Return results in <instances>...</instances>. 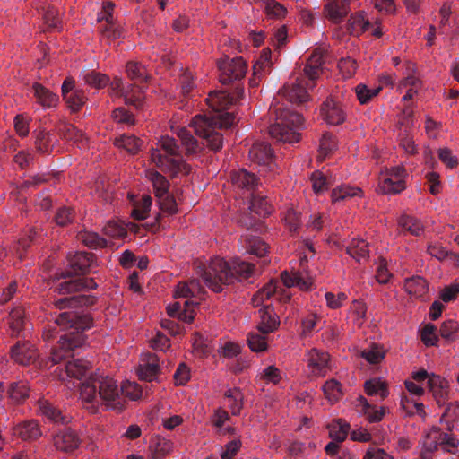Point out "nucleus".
I'll use <instances>...</instances> for the list:
<instances>
[{
	"instance_id": "32",
	"label": "nucleus",
	"mask_w": 459,
	"mask_h": 459,
	"mask_svg": "<svg viewBox=\"0 0 459 459\" xmlns=\"http://www.w3.org/2000/svg\"><path fill=\"white\" fill-rule=\"evenodd\" d=\"M15 434L23 440H35L41 436L39 423L36 420H28L17 425Z\"/></svg>"
},
{
	"instance_id": "24",
	"label": "nucleus",
	"mask_w": 459,
	"mask_h": 459,
	"mask_svg": "<svg viewBox=\"0 0 459 459\" xmlns=\"http://www.w3.org/2000/svg\"><path fill=\"white\" fill-rule=\"evenodd\" d=\"M38 407L42 416L55 423L65 424L68 422L67 416L63 414L62 411L48 400L39 399Z\"/></svg>"
},
{
	"instance_id": "4",
	"label": "nucleus",
	"mask_w": 459,
	"mask_h": 459,
	"mask_svg": "<svg viewBox=\"0 0 459 459\" xmlns=\"http://www.w3.org/2000/svg\"><path fill=\"white\" fill-rule=\"evenodd\" d=\"M80 394L83 401L94 403L101 401L107 407L121 411L124 398L117 381L108 376L91 374L81 383Z\"/></svg>"
},
{
	"instance_id": "13",
	"label": "nucleus",
	"mask_w": 459,
	"mask_h": 459,
	"mask_svg": "<svg viewBox=\"0 0 459 459\" xmlns=\"http://www.w3.org/2000/svg\"><path fill=\"white\" fill-rule=\"evenodd\" d=\"M109 91L112 94L122 95L127 105H133L137 109L143 107L144 96L143 86L130 85L127 90L124 89L123 82L119 78H115L111 82H108Z\"/></svg>"
},
{
	"instance_id": "48",
	"label": "nucleus",
	"mask_w": 459,
	"mask_h": 459,
	"mask_svg": "<svg viewBox=\"0 0 459 459\" xmlns=\"http://www.w3.org/2000/svg\"><path fill=\"white\" fill-rule=\"evenodd\" d=\"M364 388L368 395L378 394L382 399H385L388 395L386 385L380 379H370L366 381Z\"/></svg>"
},
{
	"instance_id": "14",
	"label": "nucleus",
	"mask_w": 459,
	"mask_h": 459,
	"mask_svg": "<svg viewBox=\"0 0 459 459\" xmlns=\"http://www.w3.org/2000/svg\"><path fill=\"white\" fill-rule=\"evenodd\" d=\"M320 113L322 118L332 126L341 125L346 119V111L342 103L332 97L322 103Z\"/></svg>"
},
{
	"instance_id": "44",
	"label": "nucleus",
	"mask_w": 459,
	"mask_h": 459,
	"mask_svg": "<svg viewBox=\"0 0 459 459\" xmlns=\"http://www.w3.org/2000/svg\"><path fill=\"white\" fill-rule=\"evenodd\" d=\"M24 325V310L22 307L13 308L9 314V327L12 335H19Z\"/></svg>"
},
{
	"instance_id": "45",
	"label": "nucleus",
	"mask_w": 459,
	"mask_h": 459,
	"mask_svg": "<svg viewBox=\"0 0 459 459\" xmlns=\"http://www.w3.org/2000/svg\"><path fill=\"white\" fill-rule=\"evenodd\" d=\"M8 394L12 400L20 403L29 396L30 387L23 381L13 382L9 385Z\"/></svg>"
},
{
	"instance_id": "22",
	"label": "nucleus",
	"mask_w": 459,
	"mask_h": 459,
	"mask_svg": "<svg viewBox=\"0 0 459 459\" xmlns=\"http://www.w3.org/2000/svg\"><path fill=\"white\" fill-rule=\"evenodd\" d=\"M329 355L317 349L307 353V366L315 376H325L328 368Z\"/></svg>"
},
{
	"instance_id": "50",
	"label": "nucleus",
	"mask_w": 459,
	"mask_h": 459,
	"mask_svg": "<svg viewBox=\"0 0 459 459\" xmlns=\"http://www.w3.org/2000/svg\"><path fill=\"white\" fill-rule=\"evenodd\" d=\"M361 190L359 187H352L350 186H341L333 189L332 191V200L333 203L345 200L349 197L357 196L360 194Z\"/></svg>"
},
{
	"instance_id": "62",
	"label": "nucleus",
	"mask_w": 459,
	"mask_h": 459,
	"mask_svg": "<svg viewBox=\"0 0 459 459\" xmlns=\"http://www.w3.org/2000/svg\"><path fill=\"white\" fill-rule=\"evenodd\" d=\"M62 135L68 141L82 143L85 139L81 130L77 129L71 124H66L61 129Z\"/></svg>"
},
{
	"instance_id": "49",
	"label": "nucleus",
	"mask_w": 459,
	"mask_h": 459,
	"mask_svg": "<svg viewBox=\"0 0 459 459\" xmlns=\"http://www.w3.org/2000/svg\"><path fill=\"white\" fill-rule=\"evenodd\" d=\"M85 83L96 88L101 89L106 87L109 82V78L101 73L96 71H89L83 76Z\"/></svg>"
},
{
	"instance_id": "41",
	"label": "nucleus",
	"mask_w": 459,
	"mask_h": 459,
	"mask_svg": "<svg viewBox=\"0 0 459 459\" xmlns=\"http://www.w3.org/2000/svg\"><path fill=\"white\" fill-rule=\"evenodd\" d=\"M77 238L82 242L85 246L90 248H99L107 246V241L103 238L100 237L97 233L82 230L78 232Z\"/></svg>"
},
{
	"instance_id": "64",
	"label": "nucleus",
	"mask_w": 459,
	"mask_h": 459,
	"mask_svg": "<svg viewBox=\"0 0 459 459\" xmlns=\"http://www.w3.org/2000/svg\"><path fill=\"white\" fill-rule=\"evenodd\" d=\"M74 218V211L70 207H61L56 211L55 220L57 225L65 226Z\"/></svg>"
},
{
	"instance_id": "53",
	"label": "nucleus",
	"mask_w": 459,
	"mask_h": 459,
	"mask_svg": "<svg viewBox=\"0 0 459 459\" xmlns=\"http://www.w3.org/2000/svg\"><path fill=\"white\" fill-rule=\"evenodd\" d=\"M361 357L370 364H377L385 358V351L382 347L374 343L361 351Z\"/></svg>"
},
{
	"instance_id": "26",
	"label": "nucleus",
	"mask_w": 459,
	"mask_h": 459,
	"mask_svg": "<svg viewBox=\"0 0 459 459\" xmlns=\"http://www.w3.org/2000/svg\"><path fill=\"white\" fill-rule=\"evenodd\" d=\"M240 241L242 242L243 247L246 248V251L249 254L263 257L267 252V244L259 237L251 233H246L242 235Z\"/></svg>"
},
{
	"instance_id": "37",
	"label": "nucleus",
	"mask_w": 459,
	"mask_h": 459,
	"mask_svg": "<svg viewBox=\"0 0 459 459\" xmlns=\"http://www.w3.org/2000/svg\"><path fill=\"white\" fill-rule=\"evenodd\" d=\"M347 27L351 34L359 35L368 31L372 27V24L365 18L364 13H359L350 17Z\"/></svg>"
},
{
	"instance_id": "43",
	"label": "nucleus",
	"mask_w": 459,
	"mask_h": 459,
	"mask_svg": "<svg viewBox=\"0 0 459 459\" xmlns=\"http://www.w3.org/2000/svg\"><path fill=\"white\" fill-rule=\"evenodd\" d=\"M267 334L257 332H251L247 334V344L252 351L261 352L268 348Z\"/></svg>"
},
{
	"instance_id": "39",
	"label": "nucleus",
	"mask_w": 459,
	"mask_h": 459,
	"mask_svg": "<svg viewBox=\"0 0 459 459\" xmlns=\"http://www.w3.org/2000/svg\"><path fill=\"white\" fill-rule=\"evenodd\" d=\"M149 178L152 183L156 198H160L163 195L169 193V182L163 175L157 171H151Z\"/></svg>"
},
{
	"instance_id": "7",
	"label": "nucleus",
	"mask_w": 459,
	"mask_h": 459,
	"mask_svg": "<svg viewBox=\"0 0 459 459\" xmlns=\"http://www.w3.org/2000/svg\"><path fill=\"white\" fill-rule=\"evenodd\" d=\"M324 65L323 52L320 49H315L309 57L307 59L304 67V79H297L296 83L291 86H285L281 90L282 95L293 103H304L308 100L307 89H312L315 86V80H316L322 71Z\"/></svg>"
},
{
	"instance_id": "11",
	"label": "nucleus",
	"mask_w": 459,
	"mask_h": 459,
	"mask_svg": "<svg viewBox=\"0 0 459 459\" xmlns=\"http://www.w3.org/2000/svg\"><path fill=\"white\" fill-rule=\"evenodd\" d=\"M220 71V82L222 84H230L244 78L247 65L241 56L230 58L225 56L217 62Z\"/></svg>"
},
{
	"instance_id": "20",
	"label": "nucleus",
	"mask_w": 459,
	"mask_h": 459,
	"mask_svg": "<svg viewBox=\"0 0 459 459\" xmlns=\"http://www.w3.org/2000/svg\"><path fill=\"white\" fill-rule=\"evenodd\" d=\"M53 442L56 449L70 452L79 446L81 439L73 429H64L54 436Z\"/></svg>"
},
{
	"instance_id": "34",
	"label": "nucleus",
	"mask_w": 459,
	"mask_h": 459,
	"mask_svg": "<svg viewBox=\"0 0 459 459\" xmlns=\"http://www.w3.org/2000/svg\"><path fill=\"white\" fill-rule=\"evenodd\" d=\"M126 72L128 78L134 82L133 86H138L137 83L145 82L149 78L146 67L136 61H129L126 64Z\"/></svg>"
},
{
	"instance_id": "21",
	"label": "nucleus",
	"mask_w": 459,
	"mask_h": 459,
	"mask_svg": "<svg viewBox=\"0 0 459 459\" xmlns=\"http://www.w3.org/2000/svg\"><path fill=\"white\" fill-rule=\"evenodd\" d=\"M159 362L160 359L156 354H146L138 368L140 379L148 382L155 380L160 373Z\"/></svg>"
},
{
	"instance_id": "55",
	"label": "nucleus",
	"mask_w": 459,
	"mask_h": 459,
	"mask_svg": "<svg viewBox=\"0 0 459 459\" xmlns=\"http://www.w3.org/2000/svg\"><path fill=\"white\" fill-rule=\"evenodd\" d=\"M121 389V395L124 398L127 397L133 401L139 399L142 396V387L135 382H125L119 386Z\"/></svg>"
},
{
	"instance_id": "19",
	"label": "nucleus",
	"mask_w": 459,
	"mask_h": 459,
	"mask_svg": "<svg viewBox=\"0 0 459 459\" xmlns=\"http://www.w3.org/2000/svg\"><path fill=\"white\" fill-rule=\"evenodd\" d=\"M249 158L253 162L273 169L274 156L270 144L266 143H254L249 150Z\"/></svg>"
},
{
	"instance_id": "12",
	"label": "nucleus",
	"mask_w": 459,
	"mask_h": 459,
	"mask_svg": "<svg viewBox=\"0 0 459 459\" xmlns=\"http://www.w3.org/2000/svg\"><path fill=\"white\" fill-rule=\"evenodd\" d=\"M406 171L403 167H394L379 179L378 189L384 195L399 194L405 189Z\"/></svg>"
},
{
	"instance_id": "46",
	"label": "nucleus",
	"mask_w": 459,
	"mask_h": 459,
	"mask_svg": "<svg viewBox=\"0 0 459 459\" xmlns=\"http://www.w3.org/2000/svg\"><path fill=\"white\" fill-rule=\"evenodd\" d=\"M35 147L40 153H48L52 150L53 147V137L52 135L45 131L39 130L35 132Z\"/></svg>"
},
{
	"instance_id": "61",
	"label": "nucleus",
	"mask_w": 459,
	"mask_h": 459,
	"mask_svg": "<svg viewBox=\"0 0 459 459\" xmlns=\"http://www.w3.org/2000/svg\"><path fill=\"white\" fill-rule=\"evenodd\" d=\"M64 100L73 111H77L85 103L86 97L82 91L76 90L64 98Z\"/></svg>"
},
{
	"instance_id": "18",
	"label": "nucleus",
	"mask_w": 459,
	"mask_h": 459,
	"mask_svg": "<svg viewBox=\"0 0 459 459\" xmlns=\"http://www.w3.org/2000/svg\"><path fill=\"white\" fill-rule=\"evenodd\" d=\"M429 391L437 404L441 407L447 403L449 399L448 382L437 375H431L428 381Z\"/></svg>"
},
{
	"instance_id": "23",
	"label": "nucleus",
	"mask_w": 459,
	"mask_h": 459,
	"mask_svg": "<svg viewBox=\"0 0 459 459\" xmlns=\"http://www.w3.org/2000/svg\"><path fill=\"white\" fill-rule=\"evenodd\" d=\"M442 431L439 428L433 427L425 435L420 452L421 459H432L433 453L440 446Z\"/></svg>"
},
{
	"instance_id": "9",
	"label": "nucleus",
	"mask_w": 459,
	"mask_h": 459,
	"mask_svg": "<svg viewBox=\"0 0 459 459\" xmlns=\"http://www.w3.org/2000/svg\"><path fill=\"white\" fill-rule=\"evenodd\" d=\"M160 146L166 154H161L158 149L152 150L151 153L152 161L157 167L164 171L170 172L173 176L179 172L185 174L190 172L191 168L184 161L180 146L176 139L169 136H162L160 140Z\"/></svg>"
},
{
	"instance_id": "56",
	"label": "nucleus",
	"mask_w": 459,
	"mask_h": 459,
	"mask_svg": "<svg viewBox=\"0 0 459 459\" xmlns=\"http://www.w3.org/2000/svg\"><path fill=\"white\" fill-rule=\"evenodd\" d=\"M459 324L452 319L443 322L439 333L440 336L448 342L455 340Z\"/></svg>"
},
{
	"instance_id": "6",
	"label": "nucleus",
	"mask_w": 459,
	"mask_h": 459,
	"mask_svg": "<svg viewBox=\"0 0 459 459\" xmlns=\"http://www.w3.org/2000/svg\"><path fill=\"white\" fill-rule=\"evenodd\" d=\"M291 294L287 289H259L253 297L255 307L262 306L258 310L260 321L257 330L264 334L274 332L279 324V317L275 313V304H286L290 300Z\"/></svg>"
},
{
	"instance_id": "10",
	"label": "nucleus",
	"mask_w": 459,
	"mask_h": 459,
	"mask_svg": "<svg viewBox=\"0 0 459 459\" xmlns=\"http://www.w3.org/2000/svg\"><path fill=\"white\" fill-rule=\"evenodd\" d=\"M205 294V289H176L175 297H182L186 300L183 304L178 301L169 305L168 315L182 322H192L195 318V307L204 299Z\"/></svg>"
},
{
	"instance_id": "38",
	"label": "nucleus",
	"mask_w": 459,
	"mask_h": 459,
	"mask_svg": "<svg viewBox=\"0 0 459 459\" xmlns=\"http://www.w3.org/2000/svg\"><path fill=\"white\" fill-rule=\"evenodd\" d=\"M229 407L232 415H238L243 408L244 394L239 388L229 389L225 392Z\"/></svg>"
},
{
	"instance_id": "59",
	"label": "nucleus",
	"mask_w": 459,
	"mask_h": 459,
	"mask_svg": "<svg viewBox=\"0 0 459 459\" xmlns=\"http://www.w3.org/2000/svg\"><path fill=\"white\" fill-rule=\"evenodd\" d=\"M42 15L45 23L54 29H57L60 24L58 11L51 5L42 7Z\"/></svg>"
},
{
	"instance_id": "15",
	"label": "nucleus",
	"mask_w": 459,
	"mask_h": 459,
	"mask_svg": "<svg viewBox=\"0 0 459 459\" xmlns=\"http://www.w3.org/2000/svg\"><path fill=\"white\" fill-rule=\"evenodd\" d=\"M115 4L113 3H106L103 6V14L99 17V21L105 20L107 24L101 28L102 37L108 42L114 41L124 37L122 28L113 22L112 11Z\"/></svg>"
},
{
	"instance_id": "54",
	"label": "nucleus",
	"mask_w": 459,
	"mask_h": 459,
	"mask_svg": "<svg viewBox=\"0 0 459 459\" xmlns=\"http://www.w3.org/2000/svg\"><path fill=\"white\" fill-rule=\"evenodd\" d=\"M382 86L377 88H368L365 84H359L355 88L356 95L360 104H366L369 102L374 97H376L380 91Z\"/></svg>"
},
{
	"instance_id": "60",
	"label": "nucleus",
	"mask_w": 459,
	"mask_h": 459,
	"mask_svg": "<svg viewBox=\"0 0 459 459\" xmlns=\"http://www.w3.org/2000/svg\"><path fill=\"white\" fill-rule=\"evenodd\" d=\"M160 209L168 214H175L178 212L175 198L169 193L163 195L160 198H157Z\"/></svg>"
},
{
	"instance_id": "2",
	"label": "nucleus",
	"mask_w": 459,
	"mask_h": 459,
	"mask_svg": "<svg viewBox=\"0 0 459 459\" xmlns=\"http://www.w3.org/2000/svg\"><path fill=\"white\" fill-rule=\"evenodd\" d=\"M54 323L60 327V330L68 331V333L61 335L57 345L52 348L48 358L52 365L72 356L74 349L84 344L85 336L82 332L91 327L92 318L88 315L65 311L60 313Z\"/></svg>"
},
{
	"instance_id": "51",
	"label": "nucleus",
	"mask_w": 459,
	"mask_h": 459,
	"mask_svg": "<svg viewBox=\"0 0 459 459\" xmlns=\"http://www.w3.org/2000/svg\"><path fill=\"white\" fill-rule=\"evenodd\" d=\"M325 397L331 402H337L342 395V385L334 379L328 380L323 385Z\"/></svg>"
},
{
	"instance_id": "36",
	"label": "nucleus",
	"mask_w": 459,
	"mask_h": 459,
	"mask_svg": "<svg viewBox=\"0 0 459 459\" xmlns=\"http://www.w3.org/2000/svg\"><path fill=\"white\" fill-rule=\"evenodd\" d=\"M329 437L337 442H342L346 439L350 430V425L342 419L333 420L327 426Z\"/></svg>"
},
{
	"instance_id": "40",
	"label": "nucleus",
	"mask_w": 459,
	"mask_h": 459,
	"mask_svg": "<svg viewBox=\"0 0 459 459\" xmlns=\"http://www.w3.org/2000/svg\"><path fill=\"white\" fill-rule=\"evenodd\" d=\"M399 226L413 236H420L423 231V225L417 218L410 215H403L399 219Z\"/></svg>"
},
{
	"instance_id": "25",
	"label": "nucleus",
	"mask_w": 459,
	"mask_h": 459,
	"mask_svg": "<svg viewBox=\"0 0 459 459\" xmlns=\"http://www.w3.org/2000/svg\"><path fill=\"white\" fill-rule=\"evenodd\" d=\"M350 0H330L325 7L327 17L335 23L342 19L350 12Z\"/></svg>"
},
{
	"instance_id": "63",
	"label": "nucleus",
	"mask_w": 459,
	"mask_h": 459,
	"mask_svg": "<svg viewBox=\"0 0 459 459\" xmlns=\"http://www.w3.org/2000/svg\"><path fill=\"white\" fill-rule=\"evenodd\" d=\"M437 327L432 324H427L421 331V340L428 346L436 345L438 337L437 335Z\"/></svg>"
},
{
	"instance_id": "3",
	"label": "nucleus",
	"mask_w": 459,
	"mask_h": 459,
	"mask_svg": "<svg viewBox=\"0 0 459 459\" xmlns=\"http://www.w3.org/2000/svg\"><path fill=\"white\" fill-rule=\"evenodd\" d=\"M199 273L204 284L220 287L248 280L254 274V265L238 258L229 263L223 258L214 257L208 266L200 267Z\"/></svg>"
},
{
	"instance_id": "17",
	"label": "nucleus",
	"mask_w": 459,
	"mask_h": 459,
	"mask_svg": "<svg viewBox=\"0 0 459 459\" xmlns=\"http://www.w3.org/2000/svg\"><path fill=\"white\" fill-rule=\"evenodd\" d=\"M38 356L37 350L28 341H19L11 349V358L21 365L34 363Z\"/></svg>"
},
{
	"instance_id": "58",
	"label": "nucleus",
	"mask_w": 459,
	"mask_h": 459,
	"mask_svg": "<svg viewBox=\"0 0 459 459\" xmlns=\"http://www.w3.org/2000/svg\"><path fill=\"white\" fill-rule=\"evenodd\" d=\"M264 12L270 18L281 19L285 16L287 9L274 0H266Z\"/></svg>"
},
{
	"instance_id": "5",
	"label": "nucleus",
	"mask_w": 459,
	"mask_h": 459,
	"mask_svg": "<svg viewBox=\"0 0 459 459\" xmlns=\"http://www.w3.org/2000/svg\"><path fill=\"white\" fill-rule=\"evenodd\" d=\"M69 269L48 276L47 284H54L64 280L56 287H98L99 283L92 278L85 277V273L94 262V255L88 252H74L67 255Z\"/></svg>"
},
{
	"instance_id": "33",
	"label": "nucleus",
	"mask_w": 459,
	"mask_h": 459,
	"mask_svg": "<svg viewBox=\"0 0 459 459\" xmlns=\"http://www.w3.org/2000/svg\"><path fill=\"white\" fill-rule=\"evenodd\" d=\"M172 444L166 438L157 437L153 438L150 444L149 459H164V457L171 451Z\"/></svg>"
},
{
	"instance_id": "42",
	"label": "nucleus",
	"mask_w": 459,
	"mask_h": 459,
	"mask_svg": "<svg viewBox=\"0 0 459 459\" xmlns=\"http://www.w3.org/2000/svg\"><path fill=\"white\" fill-rule=\"evenodd\" d=\"M143 143V142L140 138H137L134 135L126 134H123L115 140V144L117 147L123 148L132 154L136 153L140 150Z\"/></svg>"
},
{
	"instance_id": "27",
	"label": "nucleus",
	"mask_w": 459,
	"mask_h": 459,
	"mask_svg": "<svg viewBox=\"0 0 459 459\" xmlns=\"http://www.w3.org/2000/svg\"><path fill=\"white\" fill-rule=\"evenodd\" d=\"M176 134L181 142L182 147L185 149L186 155L197 154L202 151V145L187 128L178 127Z\"/></svg>"
},
{
	"instance_id": "57",
	"label": "nucleus",
	"mask_w": 459,
	"mask_h": 459,
	"mask_svg": "<svg viewBox=\"0 0 459 459\" xmlns=\"http://www.w3.org/2000/svg\"><path fill=\"white\" fill-rule=\"evenodd\" d=\"M281 278L284 287H309V285L312 284H307L301 274L299 273L290 274L288 272L284 271L281 273Z\"/></svg>"
},
{
	"instance_id": "30",
	"label": "nucleus",
	"mask_w": 459,
	"mask_h": 459,
	"mask_svg": "<svg viewBox=\"0 0 459 459\" xmlns=\"http://www.w3.org/2000/svg\"><path fill=\"white\" fill-rule=\"evenodd\" d=\"M91 364L89 361L76 359L68 361L65 364V372L69 377H74L78 380H82L88 375L90 371Z\"/></svg>"
},
{
	"instance_id": "8",
	"label": "nucleus",
	"mask_w": 459,
	"mask_h": 459,
	"mask_svg": "<svg viewBox=\"0 0 459 459\" xmlns=\"http://www.w3.org/2000/svg\"><path fill=\"white\" fill-rule=\"evenodd\" d=\"M275 122L270 126L269 134L276 141L285 143H296L300 140L299 130L303 126L300 114L290 109L275 108Z\"/></svg>"
},
{
	"instance_id": "1",
	"label": "nucleus",
	"mask_w": 459,
	"mask_h": 459,
	"mask_svg": "<svg viewBox=\"0 0 459 459\" xmlns=\"http://www.w3.org/2000/svg\"><path fill=\"white\" fill-rule=\"evenodd\" d=\"M242 95L243 88L238 86L236 87L234 93L227 91L211 93L206 100L215 114L212 117L197 115L193 118L190 126L195 133L205 141L211 150L217 152L222 148L223 137L219 130L230 127L235 120L232 113H222V111L228 109Z\"/></svg>"
},
{
	"instance_id": "16",
	"label": "nucleus",
	"mask_w": 459,
	"mask_h": 459,
	"mask_svg": "<svg viewBox=\"0 0 459 459\" xmlns=\"http://www.w3.org/2000/svg\"><path fill=\"white\" fill-rule=\"evenodd\" d=\"M75 291L68 293V296L55 300V305L60 308H76L89 307L95 303L96 298L90 294L80 293V289H74Z\"/></svg>"
},
{
	"instance_id": "28",
	"label": "nucleus",
	"mask_w": 459,
	"mask_h": 459,
	"mask_svg": "<svg viewBox=\"0 0 459 459\" xmlns=\"http://www.w3.org/2000/svg\"><path fill=\"white\" fill-rule=\"evenodd\" d=\"M231 180L234 186L247 191H253L258 184V178L255 175L246 169L234 171L231 174Z\"/></svg>"
},
{
	"instance_id": "31",
	"label": "nucleus",
	"mask_w": 459,
	"mask_h": 459,
	"mask_svg": "<svg viewBox=\"0 0 459 459\" xmlns=\"http://www.w3.org/2000/svg\"><path fill=\"white\" fill-rule=\"evenodd\" d=\"M347 254L358 262L368 258V243L362 238H353L346 247Z\"/></svg>"
},
{
	"instance_id": "35",
	"label": "nucleus",
	"mask_w": 459,
	"mask_h": 459,
	"mask_svg": "<svg viewBox=\"0 0 459 459\" xmlns=\"http://www.w3.org/2000/svg\"><path fill=\"white\" fill-rule=\"evenodd\" d=\"M152 204V197L149 195H143L140 199L134 202V207L131 212L132 217L137 221L146 219L150 212Z\"/></svg>"
},
{
	"instance_id": "52",
	"label": "nucleus",
	"mask_w": 459,
	"mask_h": 459,
	"mask_svg": "<svg viewBox=\"0 0 459 459\" xmlns=\"http://www.w3.org/2000/svg\"><path fill=\"white\" fill-rule=\"evenodd\" d=\"M360 402L363 406V412L369 422H378L382 420L385 413V408L377 409L370 405L364 397H360Z\"/></svg>"
},
{
	"instance_id": "29",
	"label": "nucleus",
	"mask_w": 459,
	"mask_h": 459,
	"mask_svg": "<svg viewBox=\"0 0 459 459\" xmlns=\"http://www.w3.org/2000/svg\"><path fill=\"white\" fill-rule=\"evenodd\" d=\"M32 92L37 102L43 108H53L58 103V96L39 83L32 85Z\"/></svg>"
},
{
	"instance_id": "47",
	"label": "nucleus",
	"mask_w": 459,
	"mask_h": 459,
	"mask_svg": "<svg viewBox=\"0 0 459 459\" xmlns=\"http://www.w3.org/2000/svg\"><path fill=\"white\" fill-rule=\"evenodd\" d=\"M249 208L252 212L263 217L271 213V205L269 204L267 198L255 194H252Z\"/></svg>"
}]
</instances>
